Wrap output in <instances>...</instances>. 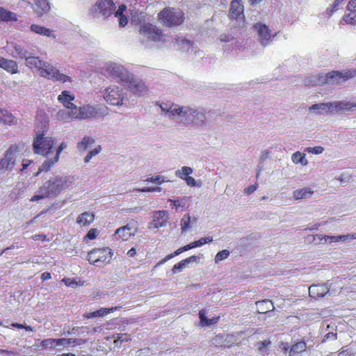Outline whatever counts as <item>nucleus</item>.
Instances as JSON below:
<instances>
[{
	"mask_svg": "<svg viewBox=\"0 0 356 356\" xmlns=\"http://www.w3.org/2000/svg\"><path fill=\"white\" fill-rule=\"evenodd\" d=\"M334 221H335V218H330L328 220H327L326 221H323L322 222H319V223L309 226L307 227V229L311 231L318 230V229H321V227H325L326 225L332 223Z\"/></svg>",
	"mask_w": 356,
	"mask_h": 356,
	"instance_id": "52",
	"label": "nucleus"
},
{
	"mask_svg": "<svg viewBox=\"0 0 356 356\" xmlns=\"http://www.w3.org/2000/svg\"><path fill=\"white\" fill-rule=\"evenodd\" d=\"M243 5L240 0H234L231 2L229 15L232 18L242 20L244 18Z\"/></svg>",
	"mask_w": 356,
	"mask_h": 356,
	"instance_id": "24",
	"label": "nucleus"
},
{
	"mask_svg": "<svg viewBox=\"0 0 356 356\" xmlns=\"http://www.w3.org/2000/svg\"><path fill=\"white\" fill-rule=\"evenodd\" d=\"M256 305L258 312L261 314H264L274 309L273 303L269 300L257 301Z\"/></svg>",
	"mask_w": 356,
	"mask_h": 356,
	"instance_id": "40",
	"label": "nucleus"
},
{
	"mask_svg": "<svg viewBox=\"0 0 356 356\" xmlns=\"http://www.w3.org/2000/svg\"><path fill=\"white\" fill-rule=\"evenodd\" d=\"M343 20L347 24H356V0L348 1L347 10L343 17Z\"/></svg>",
	"mask_w": 356,
	"mask_h": 356,
	"instance_id": "22",
	"label": "nucleus"
},
{
	"mask_svg": "<svg viewBox=\"0 0 356 356\" xmlns=\"http://www.w3.org/2000/svg\"><path fill=\"white\" fill-rule=\"evenodd\" d=\"M56 339H45L40 343V346L46 349H55L56 348Z\"/></svg>",
	"mask_w": 356,
	"mask_h": 356,
	"instance_id": "51",
	"label": "nucleus"
},
{
	"mask_svg": "<svg viewBox=\"0 0 356 356\" xmlns=\"http://www.w3.org/2000/svg\"><path fill=\"white\" fill-rule=\"evenodd\" d=\"M206 314H207V312L204 309H202L199 312V317L200 319V324L202 326H203V327L209 326L211 325L216 324L218 322V321L220 319L219 316H216V317H213L211 318H208L206 316Z\"/></svg>",
	"mask_w": 356,
	"mask_h": 356,
	"instance_id": "37",
	"label": "nucleus"
},
{
	"mask_svg": "<svg viewBox=\"0 0 356 356\" xmlns=\"http://www.w3.org/2000/svg\"><path fill=\"white\" fill-rule=\"evenodd\" d=\"M0 68H2L11 74H15L19 72V65L17 62L6 58H3Z\"/></svg>",
	"mask_w": 356,
	"mask_h": 356,
	"instance_id": "30",
	"label": "nucleus"
},
{
	"mask_svg": "<svg viewBox=\"0 0 356 356\" xmlns=\"http://www.w3.org/2000/svg\"><path fill=\"white\" fill-rule=\"evenodd\" d=\"M95 220V214L90 212H83L81 213L76 219V223L81 226H88Z\"/></svg>",
	"mask_w": 356,
	"mask_h": 356,
	"instance_id": "36",
	"label": "nucleus"
},
{
	"mask_svg": "<svg viewBox=\"0 0 356 356\" xmlns=\"http://www.w3.org/2000/svg\"><path fill=\"white\" fill-rule=\"evenodd\" d=\"M314 191L309 187L297 189L293 191V197L296 200L307 199L312 197Z\"/></svg>",
	"mask_w": 356,
	"mask_h": 356,
	"instance_id": "38",
	"label": "nucleus"
},
{
	"mask_svg": "<svg viewBox=\"0 0 356 356\" xmlns=\"http://www.w3.org/2000/svg\"><path fill=\"white\" fill-rule=\"evenodd\" d=\"M39 74L53 81H59L63 83L72 82V78L70 76L61 73L59 70L47 62H44L43 65H42Z\"/></svg>",
	"mask_w": 356,
	"mask_h": 356,
	"instance_id": "10",
	"label": "nucleus"
},
{
	"mask_svg": "<svg viewBox=\"0 0 356 356\" xmlns=\"http://www.w3.org/2000/svg\"><path fill=\"white\" fill-rule=\"evenodd\" d=\"M330 288L327 284H314L309 288V293L312 298L323 297L330 291Z\"/></svg>",
	"mask_w": 356,
	"mask_h": 356,
	"instance_id": "27",
	"label": "nucleus"
},
{
	"mask_svg": "<svg viewBox=\"0 0 356 356\" xmlns=\"http://www.w3.org/2000/svg\"><path fill=\"white\" fill-rule=\"evenodd\" d=\"M257 190V186L256 185H250L244 190V193L245 195H250L254 192Z\"/></svg>",
	"mask_w": 356,
	"mask_h": 356,
	"instance_id": "64",
	"label": "nucleus"
},
{
	"mask_svg": "<svg viewBox=\"0 0 356 356\" xmlns=\"http://www.w3.org/2000/svg\"><path fill=\"white\" fill-rule=\"evenodd\" d=\"M7 51L13 57H18L21 59H23L26 54H29V51L26 49L15 42H11L8 45Z\"/></svg>",
	"mask_w": 356,
	"mask_h": 356,
	"instance_id": "28",
	"label": "nucleus"
},
{
	"mask_svg": "<svg viewBox=\"0 0 356 356\" xmlns=\"http://www.w3.org/2000/svg\"><path fill=\"white\" fill-rule=\"evenodd\" d=\"M68 111L61 109L56 113V118L60 121L70 122L77 120L76 110L67 109Z\"/></svg>",
	"mask_w": 356,
	"mask_h": 356,
	"instance_id": "32",
	"label": "nucleus"
},
{
	"mask_svg": "<svg viewBox=\"0 0 356 356\" xmlns=\"http://www.w3.org/2000/svg\"><path fill=\"white\" fill-rule=\"evenodd\" d=\"M103 70L105 74L118 79L122 82L128 80L131 74L122 65L112 62L106 63L103 67Z\"/></svg>",
	"mask_w": 356,
	"mask_h": 356,
	"instance_id": "11",
	"label": "nucleus"
},
{
	"mask_svg": "<svg viewBox=\"0 0 356 356\" xmlns=\"http://www.w3.org/2000/svg\"><path fill=\"white\" fill-rule=\"evenodd\" d=\"M316 237L321 241L324 240L325 243H332L356 239V233L338 236H323L321 234H318L316 235Z\"/></svg>",
	"mask_w": 356,
	"mask_h": 356,
	"instance_id": "23",
	"label": "nucleus"
},
{
	"mask_svg": "<svg viewBox=\"0 0 356 356\" xmlns=\"http://www.w3.org/2000/svg\"><path fill=\"white\" fill-rule=\"evenodd\" d=\"M145 181L148 183H154L158 185H161L164 182L168 181V180L165 179V177L163 175H155L147 178L145 179Z\"/></svg>",
	"mask_w": 356,
	"mask_h": 356,
	"instance_id": "50",
	"label": "nucleus"
},
{
	"mask_svg": "<svg viewBox=\"0 0 356 356\" xmlns=\"http://www.w3.org/2000/svg\"><path fill=\"white\" fill-rule=\"evenodd\" d=\"M161 113L172 117L184 124L202 125L206 121V113L204 109H195L187 106H180L172 103L159 104Z\"/></svg>",
	"mask_w": 356,
	"mask_h": 356,
	"instance_id": "1",
	"label": "nucleus"
},
{
	"mask_svg": "<svg viewBox=\"0 0 356 356\" xmlns=\"http://www.w3.org/2000/svg\"><path fill=\"white\" fill-rule=\"evenodd\" d=\"M184 181H186V184L188 186H198L197 183V181L193 177H192L191 176H188L187 178H186L184 179Z\"/></svg>",
	"mask_w": 356,
	"mask_h": 356,
	"instance_id": "61",
	"label": "nucleus"
},
{
	"mask_svg": "<svg viewBox=\"0 0 356 356\" xmlns=\"http://www.w3.org/2000/svg\"><path fill=\"white\" fill-rule=\"evenodd\" d=\"M254 30L257 34L260 43L264 46L269 44L276 35V33L273 32L264 24L257 23L254 25Z\"/></svg>",
	"mask_w": 356,
	"mask_h": 356,
	"instance_id": "13",
	"label": "nucleus"
},
{
	"mask_svg": "<svg viewBox=\"0 0 356 356\" xmlns=\"http://www.w3.org/2000/svg\"><path fill=\"white\" fill-rule=\"evenodd\" d=\"M99 110L100 107L90 104L76 107L77 120L97 118L100 115Z\"/></svg>",
	"mask_w": 356,
	"mask_h": 356,
	"instance_id": "14",
	"label": "nucleus"
},
{
	"mask_svg": "<svg viewBox=\"0 0 356 356\" xmlns=\"http://www.w3.org/2000/svg\"><path fill=\"white\" fill-rule=\"evenodd\" d=\"M229 255V252L227 250H223L220 252H218L215 257V262L216 264L220 262L221 261L227 259Z\"/></svg>",
	"mask_w": 356,
	"mask_h": 356,
	"instance_id": "55",
	"label": "nucleus"
},
{
	"mask_svg": "<svg viewBox=\"0 0 356 356\" xmlns=\"http://www.w3.org/2000/svg\"><path fill=\"white\" fill-rule=\"evenodd\" d=\"M139 34L143 42H152L157 47L165 46L167 42L166 35L159 28L152 24H143L140 28Z\"/></svg>",
	"mask_w": 356,
	"mask_h": 356,
	"instance_id": "6",
	"label": "nucleus"
},
{
	"mask_svg": "<svg viewBox=\"0 0 356 356\" xmlns=\"http://www.w3.org/2000/svg\"><path fill=\"white\" fill-rule=\"evenodd\" d=\"M40 195H35L34 196H33L31 199V202H34V201H38L42 198H44V197H47V196H49V195H44L42 191H41V188H40Z\"/></svg>",
	"mask_w": 356,
	"mask_h": 356,
	"instance_id": "63",
	"label": "nucleus"
},
{
	"mask_svg": "<svg viewBox=\"0 0 356 356\" xmlns=\"http://www.w3.org/2000/svg\"><path fill=\"white\" fill-rule=\"evenodd\" d=\"M75 95L69 90H63L58 96V101L67 109H76V106L73 103Z\"/></svg>",
	"mask_w": 356,
	"mask_h": 356,
	"instance_id": "21",
	"label": "nucleus"
},
{
	"mask_svg": "<svg viewBox=\"0 0 356 356\" xmlns=\"http://www.w3.org/2000/svg\"><path fill=\"white\" fill-rule=\"evenodd\" d=\"M17 158V148L15 146L10 147L0 160V172L3 173L10 172L13 170Z\"/></svg>",
	"mask_w": 356,
	"mask_h": 356,
	"instance_id": "12",
	"label": "nucleus"
},
{
	"mask_svg": "<svg viewBox=\"0 0 356 356\" xmlns=\"http://www.w3.org/2000/svg\"><path fill=\"white\" fill-rule=\"evenodd\" d=\"M61 282L64 283L67 286L73 288L76 286H81L85 285V281H83L81 280L63 278Z\"/></svg>",
	"mask_w": 356,
	"mask_h": 356,
	"instance_id": "49",
	"label": "nucleus"
},
{
	"mask_svg": "<svg viewBox=\"0 0 356 356\" xmlns=\"http://www.w3.org/2000/svg\"><path fill=\"white\" fill-rule=\"evenodd\" d=\"M95 142L94 138L91 136H84L76 145L77 149L79 152H85L88 147H91Z\"/></svg>",
	"mask_w": 356,
	"mask_h": 356,
	"instance_id": "39",
	"label": "nucleus"
},
{
	"mask_svg": "<svg viewBox=\"0 0 356 356\" xmlns=\"http://www.w3.org/2000/svg\"><path fill=\"white\" fill-rule=\"evenodd\" d=\"M56 348L61 349L65 347H74L81 344L79 340L72 338L56 339Z\"/></svg>",
	"mask_w": 356,
	"mask_h": 356,
	"instance_id": "35",
	"label": "nucleus"
},
{
	"mask_svg": "<svg viewBox=\"0 0 356 356\" xmlns=\"http://www.w3.org/2000/svg\"><path fill=\"white\" fill-rule=\"evenodd\" d=\"M356 110V102L346 100L315 104L309 108V111L314 115H323L343 111Z\"/></svg>",
	"mask_w": 356,
	"mask_h": 356,
	"instance_id": "3",
	"label": "nucleus"
},
{
	"mask_svg": "<svg viewBox=\"0 0 356 356\" xmlns=\"http://www.w3.org/2000/svg\"><path fill=\"white\" fill-rule=\"evenodd\" d=\"M270 341L268 340H265L262 341L259 346V350L263 353L265 354L267 353V348L270 346Z\"/></svg>",
	"mask_w": 356,
	"mask_h": 356,
	"instance_id": "59",
	"label": "nucleus"
},
{
	"mask_svg": "<svg viewBox=\"0 0 356 356\" xmlns=\"http://www.w3.org/2000/svg\"><path fill=\"white\" fill-rule=\"evenodd\" d=\"M213 241V237L212 236H206L202 237L197 241H194L191 243H190L189 247L190 249L201 247L204 244L209 243Z\"/></svg>",
	"mask_w": 356,
	"mask_h": 356,
	"instance_id": "46",
	"label": "nucleus"
},
{
	"mask_svg": "<svg viewBox=\"0 0 356 356\" xmlns=\"http://www.w3.org/2000/svg\"><path fill=\"white\" fill-rule=\"evenodd\" d=\"M199 257L195 255H192L185 259L181 260L180 262L174 265L172 272L173 274H177L184 270V269L188 268L189 264L194 262H197Z\"/></svg>",
	"mask_w": 356,
	"mask_h": 356,
	"instance_id": "29",
	"label": "nucleus"
},
{
	"mask_svg": "<svg viewBox=\"0 0 356 356\" xmlns=\"http://www.w3.org/2000/svg\"><path fill=\"white\" fill-rule=\"evenodd\" d=\"M197 222V218L186 213L180 220V229L182 233L188 232Z\"/></svg>",
	"mask_w": 356,
	"mask_h": 356,
	"instance_id": "25",
	"label": "nucleus"
},
{
	"mask_svg": "<svg viewBox=\"0 0 356 356\" xmlns=\"http://www.w3.org/2000/svg\"><path fill=\"white\" fill-rule=\"evenodd\" d=\"M291 161L293 163L300 164L302 166H306L308 164L305 154L301 152H296L293 153L291 155Z\"/></svg>",
	"mask_w": 356,
	"mask_h": 356,
	"instance_id": "41",
	"label": "nucleus"
},
{
	"mask_svg": "<svg viewBox=\"0 0 356 356\" xmlns=\"http://www.w3.org/2000/svg\"><path fill=\"white\" fill-rule=\"evenodd\" d=\"M115 8L113 0H99L93 6V10L96 14L104 17H109Z\"/></svg>",
	"mask_w": 356,
	"mask_h": 356,
	"instance_id": "15",
	"label": "nucleus"
},
{
	"mask_svg": "<svg viewBox=\"0 0 356 356\" xmlns=\"http://www.w3.org/2000/svg\"><path fill=\"white\" fill-rule=\"evenodd\" d=\"M99 234V232L97 229L91 228L89 229L86 235L84 236L83 240L85 241H89V240H93L97 238V236Z\"/></svg>",
	"mask_w": 356,
	"mask_h": 356,
	"instance_id": "56",
	"label": "nucleus"
},
{
	"mask_svg": "<svg viewBox=\"0 0 356 356\" xmlns=\"http://www.w3.org/2000/svg\"><path fill=\"white\" fill-rule=\"evenodd\" d=\"M124 83H128L130 91L136 95H143L147 92V87L145 83L142 81L134 78L131 74Z\"/></svg>",
	"mask_w": 356,
	"mask_h": 356,
	"instance_id": "18",
	"label": "nucleus"
},
{
	"mask_svg": "<svg viewBox=\"0 0 356 356\" xmlns=\"http://www.w3.org/2000/svg\"><path fill=\"white\" fill-rule=\"evenodd\" d=\"M177 48L183 51H188L193 47V44L188 40L183 38L176 40Z\"/></svg>",
	"mask_w": 356,
	"mask_h": 356,
	"instance_id": "47",
	"label": "nucleus"
},
{
	"mask_svg": "<svg viewBox=\"0 0 356 356\" xmlns=\"http://www.w3.org/2000/svg\"><path fill=\"white\" fill-rule=\"evenodd\" d=\"M159 19L167 26H177L183 23L184 15L179 9L165 8L159 13Z\"/></svg>",
	"mask_w": 356,
	"mask_h": 356,
	"instance_id": "9",
	"label": "nucleus"
},
{
	"mask_svg": "<svg viewBox=\"0 0 356 356\" xmlns=\"http://www.w3.org/2000/svg\"><path fill=\"white\" fill-rule=\"evenodd\" d=\"M25 60V65L30 69H38V72H40V67L43 65L44 61L40 60L39 57L31 56L29 52V54L23 58Z\"/></svg>",
	"mask_w": 356,
	"mask_h": 356,
	"instance_id": "34",
	"label": "nucleus"
},
{
	"mask_svg": "<svg viewBox=\"0 0 356 356\" xmlns=\"http://www.w3.org/2000/svg\"><path fill=\"white\" fill-rule=\"evenodd\" d=\"M138 231L136 222H132L116 229L115 234L122 241H127L134 236Z\"/></svg>",
	"mask_w": 356,
	"mask_h": 356,
	"instance_id": "17",
	"label": "nucleus"
},
{
	"mask_svg": "<svg viewBox=\"0 0 356 356\" xmlns=\"http://www.w3.org/2000/svg\"><path fill=\"white\" fill-rule=\"evenodd\" d=\"M102 151V147L100 145H95L92 149H90L86 156L84 157V163H88L92 157L97 156Z\"/></svg>",
	"mask_w": 356,
	"mask_h": 356,
	"instance_id": "45",
	"label": "nucleus"
},
{
	"mask_svg": "<svg viewBox=\"0 0 356 356\" xmlns=\"http://www.w3.org/2000/svg\"><path fill=\"white\" fill-rule=\"evenodd\" d=\"M306 349V343L303 341H299L294 344L289 350V356H295Z\"/></svg>",
	"mask_w": 356,
	"mask_h": 356,
	"instance_id": "44",
	"label": "nucleus"
},
{
	"mask_svg": "<svg viewBox=\"0 0 356 356\" xmlns=\"http://www.w3.org/2000/svg\"><path fill=\"white\" fill-rule=\"evenodd\" d=\"M74 181L73 176H54L41 186V191L44 195L55 196L69 188Z\"/></svg>",
	"mask_w": 356,
	"mask_h": 356,
	"instance_id": "4",
	"label": "nucleus"
},
{
	"mask_svg": "<svg viewBox=\"0 0 356 356\" xmlns=\"http://www.w3.org/2000/svg\"><path fill=\"white\" fill-rule=\"evenodd\" d=\"M118 309V307H111V308H100L99 309L95 311L97 317H103L111 312H113Z\"/></svg>",
	"mask_w": 356,
	"mask_h": 356,
	"instance_id": "54",
	"label": "nucleus"
},
{
	"mask_svg": "<svg viewBox=\"0 0 356 356\" xmlns=\"http://www.w3.org/2000/svg\"><path fill=\"white\" fill-rule=\"evenodd\" d=\"M30 30L34 33L40 35L52 38H56L54 30L38 24H32L30 26Z\"/></svg>",
	"mask_w": 356,
	"mask_h": 356,
	"instance_id": "26",
	"label": "nucleus"
},
{
	"mask_svg": "<svg viewBox=\"0 0 356 356\" xmlns=\"http://www.w3.org/2000/svg\"><path fill=\"white\" fill-rule=\"evenodd\" d=\"M0 20L3 22H15L17 20V17L15 13L2 8Z\"/></svg>",
	"mask_w": 356,
	"mask_h": 356,
	"instance_id": "42",
	"label": "nucleus"
},
{
	"mask_svg": "<svg viewBox=\"0 0 356 356\" xmlns=\"http://www.w3.org/2000/svg\"><path fill=\"white\" fill-rule=\"evenodd\" d=\"M11 327H16L18 329H25L28 332H33L34 329L29 326V325H25L23 324L17 323H13L10 325Z\"/></svg>",
	"mask_w": 356,
	"mask_h": 356,
	"instance_id": "60",
	"label": "nucleus"
},
{
	"mask_svg": "<svg viewBox=\"0 0 356 356\" xmlns=\"http://www.w3.org/2000/svg\"><path fill=\"white\" fill-rule=\"evenodd\" d=\"M193 172V170L192 168L188 166H183L180 169H178L175 171V175L181 179L184 180Z\"/></svg>",
	"mask_w": 356,
	"mask_h": 356,
	"instance_id": "43",
	"label": "nucleus"
},
{
	"mask_svg": "<svg viewBox=\"0 0 356 356\" xmlns=\"http://www.w3.org/2000/svg\"><path fill=\"white\" fill-rule=\"evenodd\" d=\"M37 120L41 118L44 122H41V130L39 129L38 124L36 127L35 134L33 140V151L38 155L42 156L48 160L52 158L54 154V138L47 136L45 131L47 128V115L40 111L37 113Z\"/></svg>",
	"mask_w": 356,
	"mask_h": 356,
	"instance_id": "2",
	"label": "nucleus"
},
{
	"mask_svg": "<svg viewBox=\"0 0 356 356\" xmlns=\"http://www.w3.org/2000/svg\"><path fill=\"white\" fill-rule=\"evenodd\" d=\"M308 153L318 155L323 152L324 147L322 146L308 147L305 149Z\"/></svg>",
	"mask_w": 356,
	"mask_h": 356,
	"instance_id": "57",
	"label": "nucleus"
},
{
	"mask_svg": "<svg viewBox=\"0 0 356 356\" xmlns=\"http://www.w3.org/2000/svg\"><path fill=\"white\" fill-rule=\"evenodd\" d=\"M162 188L159 186L157 187H144L142 188H134L133 192L134 193H154L157 192L160 193L161 191Z\"/></svg>",
	"mask_w": 356,
	"mask_h": 356,
	"instance_id": "53",
	"label": "nucleus"
},
{
	"mask_svg": "<svg viewBox=\"0 0 356 356\" xmlns=\"http://www.w3.org/2000/svg\"><path fill=\"white\" fill-rule=\"evenodd\" d=\"M114 14L115 17L118 19V24L120 27H124L128 24L130 17L132 20H135L131 10L128 9L124 4L120 5Z\"/></svg>",
	"mask_w": 356,
	"mask_h": 356,
	"instance_id": "19",
	"label": "nucleus"
},
{
	"mask_svg": "<svg viewBox=\"0 0 356 356\" xmlns=\"http://www.w3.org/2000/svg\"><path fill=\"white\" fill-rule=\"evenodd\" d=\"M50 8V4L47 0H37L33 6V10L39 17L47 13Z\"/></svg>",
	"mask_w": 356,
	"mask_h": 356,
	"instance_id": "33",
	"label": "nucleus"
},
{
	"mask_svg": "<svg viewBox=\"0 0 356 356\" xmlns=\"http://www.w3.org/2000/svg\"><path fill=\"white\" fill-rule=\"evenodd\" d=\"M113 251L108 247L94 248L88 253L87 259L90 264L104 267L111 263Z\"/></svg>",
	"mask_w": 356,
	"mask_h": 356,
	"instance_id": "7",
	"label": "nucleus"
},
{
	"mask_svg": "<svg viewBox=\"0 0 356 356\" xmlns=\"http://www.w3.org/2000/svg\"><path fill=\"white\" fill-rule=\"evenodd\" d=\"M17 118L10 111L0 109V123L8 126H14L17 124Z\"/></svg>",
	"mask_w": 356,
	"mask_h": 356,
	"instance_id": "31",
	"label": "nucleus"
},
{
	"mask_svg": "<svg viewBox=\"0 0 356 356\" xmlns=\"http://www.w3.org/2000/svg\"><path fill=\"white\" fill-rule=\"evenodd\" d=\"M169 214L167 211H156L153 212L152 220L149 224V228L159 229L167 225Z\"/></svg>",
	"mask_w": 356,
	"mask_h": 356,
	"instance_id": "16",
	"label": "nucleus"
},
{
	"mask_svg": "<svg viewBox=\"0 0 356 356\" xmlns=\"http://www.w3.org/2000/svg\"><path fill=\"white\" fill-rule=\"evenodd\" d=\"M356 76L355 70H346L343 71H332L325 74L320 75L318 83H340L346 81L348 79L355 77Z\"/></svg>",
	"mask_w": 356,
	"mask_h": 356,
	"instance_id": "8",
	"label": "nucleus"
},
{
	"mask_svg": "<svg viewBox=\"0 0 356 356\" xmlns=\"http://www.w3.org/2000/svg\"><path fill=\"white\" fill-rule=\"evenodd\" d=\"M129 337L127 334H118V337L114 340V343L116 346H120L123 342L128 341Z\"/></svg>",
	"mask_w": 356,
	"mask_h": 356,
	"instance_id": "58",
	"label": "nucleus"
},
{
	"mask_svg": "<svg viewBox=\"0 0 356 356\" xmlns=\"http://www.w3.org/2000/svg\"><path fill=\"white\" fill-rule=\"evenodd\" d=\"M102 95L110 106L120 107L129 103L127 90L118 85H109L102 92Z\"/></svg>",
	"mask_w": 356,
	"mask_h": 356,
	"instance_id": "5",
	"label": "nucleus"
},
{
	"mask_svg": "<svg viewBox=\"0 0 356 356\" xmlns=\"http://www.w3.org/2000/svg\"><path fill=\"white\" fill-rule=\"evenodd\" d=\"M191 250L190 247H189V245L187 244V245H184L183 247H181V248H178L176 251H175L173 252V255H175V257L177 256L179 254L182 253L183 252H185V251H187V250Z\"/></svg>",
	"mask_w": 356,
	"mask_h": 356,
	"instance_id": "62",
	"label": "nucleus"
},
{
	"mask_svg": "<svg viewBox=\"0 0 356 356\" xmlns=\"http://www.w3.org/2000/svg\"><path fill=\"white\" fill-rule=\"evenodd\" d=\"M168 201L170 203V207L172 208H175L177 210L180 208L185 207L187 202V197H183L177 200L169 199Z\"/></svg>",
	"mask_w": 356,
	"mask_h": 356,
	"instance_id": "48",
	"label": "nucleus"
},
{
	"mask_svg": "<svg viewBox=\"0 0 356 356\" xmlns=\"http://www.w3.org/2000/svg\"><path fill=\"white\" fill-rule=\"evenodd\" d=\"M67 147L66 143H61L56 148V151L54 150L52 158H49L48 160H45L43 162L40 170H48L52 168L59 161L60 153L63 149H66Z\"/></svg>",
	"mask_w": 356,
	"mask_h": 356,
	"instance_id": "20",
	"label": "nucleus"
}]
</instances>
